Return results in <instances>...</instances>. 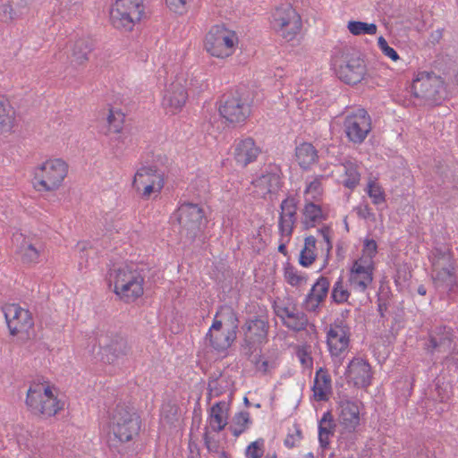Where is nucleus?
Here are the masks:
<instances>
[{
  "mask_svg": "<svg viewBox=\"0 0 458 458\" xmlns=\"http://www.w3.org/2000/svg\"><path fill=\"white\" fill-rule=\"evenodd\" d=\"M123 113L118 110L110 109L107 116L108 129L106 133H119L123 129Z\"/></svg>",
  "mask_w": 458,
  "mask_h": 458,
  "instance_id": "43",
  "label": "nucleus"
},
{
  "mask_svg": "<svg viewBox=\"0 0 458 458\" xmlns=\"http://www.w3.org/2000/svg\"><path fill=\"white\" fill-rule=\"evenodd\" d=\"M218 110L220 115L230 123H244L250 114L249 98L241 89L227 92L222 96Z\"/></svg>",
  "mask_w": 458,
  "mask_h": 458,
  "instance_id": "5",
  "label": "nucleus"
},
{
  "mask_svg": "<svg viewBox=\"0 0 458 458\" xmlns=\"http://www.w3.org/2000/svg\"><path fill=\"white\" fill-rule=\"evenodd\" d=\"M451 394V386L449 383L441 382L440 378H436L435 388L431 391L432 399L444 403L449 399Z\"/></svg>",
  "mask_w": 458,
  "mask_h": 458,
  "instance_id": "41",
  "label": "nucleus"
},
{
  "mask_svg": "<svg viewBox=\"0 0 458 458\" xmlns=\"http://www.w3.org/2000/svg\"><path fill=\"white\" fill-rule=\"evenodd\" d=\"M26 404L33 414L46 418L55 415L62 409L60 401L54 395L51 388L42 384L29 388Z\"/></svg>",
  "mask_w": 458,
  "mask_h": 458,
  "instance_id": "8",
  "label": "nucleus"
},
{
  "mask_svg": "<svg viewBox=\"0 0 458 458\" xmlns=\"http://www.w3.org/2000/svg\"><path fill=\"white\" fill-rule=\"evenodd\" d=\"M368 195L375 205H379L386 201L385 192L382 190V187L376 182L370 181L369 182Z\"/></svg>",
  "mask_w": 458,
  "mask_h": 458,
  "instance_id": "49",
  "label": "nucleus"
},
{
  "mask_svg": "<svg viewBox=\"0 0 458 458\" xmlns=\"http://www.w3.org/2000/svg\"><path fill=\"white\" fill-rule=\"evenodd\" d=\"M344 178L342 182L348 189H354L360 182V174L355 163L347 161L342 165Z\"/></svg>",
  "mask_w": 458,
  "mask_h": 458,
  "instance_id": "38",
  "label": "nucleus"
},
{
  "mask_svg": "<svg viewBox=\"0 0 458 458\" xmlns=\"http://www.w3.org/2000/svg\"><path fill=\"white\" fill-rule=\"evenodd\" d=\"M155 177L163 176L155 166H143L135 174L132 186L140 191L141 185L151 183Z\"/></svg>",
  "mask_w": 458,
  "mask_h": 458,
  "instance_id": "36",
  "label": "nucleus"
},
{
  "mask_svg": "<svg viewBox=\"0 0 458 458\" xmlns=\"http://www.w3.org/2000/svg\"><path fill=\"white\" fill-rule=\"evenodd\" d=\"M247 458H261L264 454V439L259 438L250 443L245 452Z\"/></svg>",
  "mask_w": 458,
  "mask_h": 458,
  "instance_id": "50",
  "label": "nucleus"
},
{
  "mask_svg": "<svg viewBox=\"0 0 458 458\" xmlns=\"http://www.w3.org/2000/svg\"><path fill=\"white\" fill-rule=\"evenodd\" d=\"M238 44L235 31L228 30L225 25L212 26L205 38V48L213 56L228 57L234 52Z\"/></svg>",
  "mask_w": 458,
  "mask_h": 458,
  "instance_id": "11",
  "label": "nucleus"
},
{
  "mask_svg": "<svg viewBox=\"0 0 458 458\" xmlns=\"http://www.w3.org/2000/svg\"><path fill=\"white\" fill-rule=\"evenodd\" d=\"M168 7L174 13L182 14L187 10V0H165Z\"/></svg>",
  "mask_w": 458,
  "mask_h": 458,
  "instance_id": "55",
  "label": "nucleus"
},
{
  "mask_svg": "<svg viewBox=\"0 0 458 458\" xmlns=\"http://www.w3.org/2000/svg\"><path fill=\"white\" fill-rule=\"evenodd\" d=\"M318 232L321 233L324 241L327 242V251H329L332 249V243L330 242V229H329V227L324 226L321 229H319Z\"/></svg>",
  "mask_w": 458,
  "mask_h": 458,
  "instance_id": "58",
  "label": "nucleus"
},
{
  "mask_svg": "<svg viewBox=\"0 0 458 458\" xmlns=\"http://www.w3.org/2000/svg\"><path fill=\"white\" fill-rule=\"evenodd\" d=\"M322 192L321 182L319 179H315L309 183L306 188L305 193L311 195V198L318 199Z\"/></svg>",
  "mask_w": 458,
  "mask_h": 458,
  "instance_id": "54",
  "label": "nucleus"
},
{
  "mask_svg": "<svg viewBox=\"0 0 458 458\" xmlns=\"http://www.w3.org/2000/svg\"><path fill=\"white\" fill-rule=\"evenodd\" d=\"M294 220L279 216L278 228L282 236L290 237L295 225Z\"/></svg>",
  "mask_w": 458,
  "mask_h": 458,
  "instance_id": "52",
  "label": "nucleus"
},
{
  "mask_svg": "<svg viewBox=\"0 0 458 458\" xmlns=\"http://www.w3.org/2000/svg\"><path fill=\"white\" fill-rule=\"evenodd\" d=\"M260 153V149L256 146L251 138H245L235 140L233 157L238 165L242 167L255 161Z\"/></svg>",
  "mask_w": 458,
  "mask_h": 458,
  "instance_id": "23",
  "label": "nucleus"
},
{
  "mask_svg": "<svg viewBox=\"0 0 458 458\" xmlns=\"http://www.w3.org/2000/svg\"><path fill=\"white\" fill-rule=\"evenodd\" d=\"M374 265L355 260L351 267L349 282L352 289L364 293L373 281Z\"/></svg>",
  "mask_w": 458,
  "mask_h": 458,
  "instance_id": "17",
  "label": "nucleus"
},
{
  "mask_svg": "<svg viewBox=\"0 0 458 458\" xmlns=\"http://www.w3.org/2000/svg\"><path fill=\"white\" fill-rule=\"evenodd\" d=\"M259 345V344H249V343H244L242 344V348L244 351V354L250 360L254 355V352L256 351V346Z\"/></svg>",
  "mask_w": 458,
  "mask_h": 458,
  "instance_id": "60",
  "label": "nucleus"
},
{
  "mask_svg": "<svg viewBox=\"0 0 458 458\" xmlns=\"http://www.w3.org/2000/svg\"><path fill=\"white\" fill-rule=\"evenodd\" d=\"M212 324L214 325V328L221 327L237 335L239 319L236 312L230 306H221L216 313Z\"/></svg>",
  "mask_w": 458,
  "mask_h": 458,
  "instance_id": "26",
  "label": "nucleus"
},
{
  "mask_svg": "<svg viewBox=\"0 0 458 458\" xmlns=\"http://www.w3.org/2000/svg\"><path fill=\"white\" fill-rule=\"evenodd\" d=\"M68 173V165L61 158L49 159L35 170V184L38 191L57 190Z\"/></svg>",
  "mask_w": 458,
  "mask_h": 458,
  "instance_id": "7",
  "label": "nucleus"
},
{
  "mask_svg": "<svg viewBox=\"0 0 458 458\" xmlns=\"http://www.w3.org/2000/svg\"><path fill=\"white\" fill-rule=\"evenodd\" d=\"M235 339L236 335H233L221 327L214 328L213 324L205 336L206 344H208L209 346L218 352L227 350Z\"/></svg>",
  "mask_w": 458,
  "mask_h": 458,
  "instance_id": "25",
  "label": "nucleus"
},
{
  "mask_svg": "<svg viewBox=\"0 0 458 458\" xmlns=\"http://www.w3.org/2000/svg\"><path fill=\"white\" fill-rule=\"evenodd\" d=\"M15 121V111L7 99L0 97V134L12 131Z\"/></svg>",
  "mask_w": 458,
  "mask_h": 458,
  "instance_id": "35",
  "label": "nucleus"
},
{
  "mask_svg": "<svg viewBox=\"0 0 458 458\" xmlns=\"http://www.w3.org/2000/svg\"><path fill=\"white\" fill-rule=\"evenodd\" d=\"M174 216L181 226V234L193 242L198 238L206 225L205 212L202 208L193 203H183Z\"/></svg>",
  "mask_w": 458,
  "mask_h": 458,
  "instance_id": "12",
  "label": "nucleus"
},
{
  "mask_svg": "<svg viewBox=\"0 0 458 458\" xmlns=\"http://www.w3.org/2000/svg\"><path fill=\"white\" fill-rule=\"evenodd\" d=\"M377 245L376 241L372 239H366L364 241L362 256L358 260H362L363 262L373 265V258L377 254Z\"/></svg>",
  "mask_w": 458,
  "mask_h": 458,
  "instance_id": "48",
  "label": "nucleus"
},
{
  "mask_svg": "<svg viewBox=\"0 0 458 458\" xmlns=\"http://www.w3.org/2000/svg\"><path fill=\"white\" fill-rule=\"evenodd\" d=\"M331 377L326 369L320 368L314 379V386L312 387L314 397L318 401L327 400V395L331 392Z\"/></svg>",
  "mask_w": 458,
  "mask_h": 458,
  "instance_id": "32",
  "label": "nucleus"
},
{
  "mask_svg": "<svg viewBox=\"0 0 458 458\" xmlns=\"http://www.w3.org/2000/svg\"><path fill=\"white\" fill-rule=\"evenodd\" d=\"M295 157L299 165L303 169L310 168L318 159L317 149L308 142H303L296 147Z\"/></svg>",
  "mask_w": 458,
  "mask_h": 458,
  "instance_id": "34",
  "label": "nucleus"
},
{
  "mask_svg": "<svg viewBox=\"0 0 458 458\" xmlns=\"http://www.w3.org/2000/svg\"><path fill=\"white\" fill-rule=\"evenodd\" d=\"M250 360L255 366V368L257 369H258V365H260V363L262 362L261 356L259 354L254 355Z\"/></svg>",
  "mask_w": 458,
  "mask_h": 458,
  "instance_id": "63",
  "label": "nucleus"
},
{
  "mask_svg": "<svg viewBox=\"0 0 458 458\" xmlns=\"http://www.w3.org/2000/svg\"><path fill=\"white\" fill-rule=\"evenodd\" d=\"M276 314L282 319L284 326L293 331L305 330L309 323L307 315L295 307L277 306Z\"/></svg>",
  "mask_w": 458,
  "mask_h": 458,
  "instance_id": "21",
  "label": "nucleus"
},
{
  "mask_svg": "<svg viewBox=\"0 0 458 458\" xmlns=\"http://www.w3.org/2000/svg\"><path fill=\"white\" fill-rule=\"evenodd\" d=\"M336 424L334 421L330 411L323 414L318 424V440L322 448H327L330 444V437L334 436Z\"/></svg>",
  "mask_w": 458,
  "mask_h": 458,
  "instance_id": "33",
  "label": "nucleus"
},
{
  "mask_svg": "<svg viewBox=\"0 0 458 458\" xmlns=\"http://www.w3.org/2000/svg\"><path fill=\"white\" fill-rule=\"evenodd\" d=\"M250 423V413L248 411H241L233 418V426L230 427L233 435L238 437L242 434Z\"/></svg>",
  "mask_w": 458,
  "mask_h": 458,
  "instance_id": "42",
  "label": "nucleus"
},
{
  "mask_svg": "<svg viewBox=\"0 0 458 458\" xmlns=\"http://www.w3.org/2000/svg\"><path fill=\"white\" fill-rule=\"evenodd\" d=\"M358 215L359 216L365 218V219H374L375 215L372 213L371 208L365 205L364 207H360L358 208Z\"/></svg>",
  "mask_w": 458,
  "mask_h": 458,
  "instance_id": "57",
  "label": "nucleus"
},
{
  "mask_svg": "<svg viewBox=\"0 0 458 458\" xmlns=\"http://www.w3.org/2000/svg\"><path fill=\"white\" fill-rule=\"evenodd\" d=\"M344 126L349 140L360 144L371 131V119L365 109H358L346 115Z\"/></svg>",
  "mask_w": 458,
  "mask_h": 458,
  "instance_id": "15",
  "label": "nucleus"
},
{
  "mask_svg": "<svg viewBox=\"0 0 458 458\" xmlns=\"http://www.w3.org/2000/svg\"><path fill=\"white\" fill-rule=\"evenodd\" d=\"M43 250L44 248L40 242L36 241L33 242L27 238H23L18 247V253L20 254L22 262L26 264L38 263Z\"/></svg>",
  "mask_w": 458,
  "mask_h": 458,
  "instance_id": "28",
  "label": "nucleus"
},
{
  "mask_svg": "<svg viewBox=\"0 0 458 458\" xmlns=\"http://www.w3.org/2000/svg\"><path fill=\"white\" fill-rule=\"evenodd\" d=\"M185 80L178 77L167 88L163 99L165 107L171 108V112L175 113L184 106L188 98V93L185 89Z\"/></svg>",
  "mask_w": 458,
  "mask_h": 458,
  "instance_id": "20",
  "label": "nucleus"
},
{
  "mask_svg": "<svg viewBox=\"0 0 458 458\" xmlns=\"http://www.w3.org/2000/svg\"><path fill=\"white\" fill-rule=\"evenodd\" d=\"M4 13L9 14L11 20L16 19L23 14L22 11H16L13 5H5L4 7Z\"/></svg>",
  "mask_w": 458,
  "mask_h": 458,
  "instance_id": "59",
  "label": "nucleus"
},
{
  "mask_svg": "<svg viewBox=\"0 0 458 458\" xmlns=\"http://www.w3.org/2000/svg\"><path fill=\"white\" fill-rule=\"evenodd\" d=\"M274 367H275L274 363H270L267 360H262L260 365H258V369L257 370L262 371L263 373H267Z\"/></svg>",
  "mask_w": 458,
  "mask_h": 458,
  "instance_id": "61",
  "label": "nucleus"
},
{
  "mask_svg": "<svg viewBox=\"0 0 458 458\" xmlns=\"http://www.w3.org/2000/svg\"><path fill=\"white\" fill-rule=\"evenodd\" d=\"M104 351L106 361L112 364L128 355L131 352V347L125 337L121 335H114Z\"/></svg>",
  "mask_w": 458,
  "mask_h": 458,
  "instance_id": "27",
  "label": "nucleus"
},
{
  "mask_svg": "<svg viewBox=\"0 0 458 458\" xmlns=\"http://www.w3.org/2000/svg\"><path fill=\"white\" fill-rule=\"evenodd\" d=\"M327 343L334 363L340 366L344 357L342 354L348 349L350 343V328L343 320L332 324L327 333Z\"/></svg>",
  "mask_w": 458,
  "mask_h": 458,
  "instance_id": "14",
  "label": "nucleus"
},
{
  "mask_svg": "<svg viewBox=\"0 0 458 458\" xmlns=\"http://www.w3.org/2000/svg\"><path fill=\"white\" fill-rule=\"evenodd\" d=\"M140 430V419L132 407L118 403L110 421L107 444L114 456L135 454L134 439Z\"/></svg>",
  "mask_w": 458,
  "mask_h": 458,
  "instance_id": "1",
  "label": "nucleus"
},
{
  "mask_svg": "<svg viewBox=\"0 0 458 458\" xmlns=\"http://www.w3.org/2000/svg\"><path fill=\"white\" fill-rule=\"evenodd\" d=\"M3 312L12 335H20L19 338L22 341L33 336L34 320L29 310L16 303H8L3 307Z\"/></svg>",
  "mask_w": 458,
  "mask_h": 458,
  "instance_id": "13",
  "label": "nucleus"
},
{
  "mask_svg": "<svg viewBox=\"0 0 458 458\" xmlns=\"http://www.w3.org/2000/svg\"><path fill=\"white\" fill-rule=\"evenodd\" d=\"M303 216V223L306 228L314 227L317 223H319L324 218L320 206L313 202H309L305 205Z\"/></svg>",
  "mask_w": 458,
  "mask_h": 458,
  "instance_id": "40",
  "label": "nucleus"
},
{
  "mask_svg": "<svg viewBox=\"0 0 458 458\" xmlns=\"http://www.w3.org/2000/svg\"><path fill=\"white\" fill-rule=\"evenodd\" d=\"M329 288V279L326 276H319L304 300V309L308 311H317L319 305L326 300Z\"/></svg>",
  "mask_w": 458,
  "mask_h": 458,
  "instance_id": "22",
  "label": "nucleus"
},
{
  "mask_svg": "<svg viewBox=\"0 0 458 458\" xmlns=\"http://www.w3.org/2000/svg\"><path fill=\"white\" fill-rule=\"evenodd\" d=\"M284 278L293 286H298L307 282V276L299 274L297 269L290 264H287L284 268Z\"/></svg>",
  "mask_w": 458,
  "mask_h": 458,
  "instance_id": "46",
  "label": "nucleus"
},
{
  "mask_svg": "<svg viewBox=\"0 0 458 458\" xmlns=\"http://www.w3.org/2000/svg\"><path fill=\"white\" fill-rule=\"evenodd\" d=\"M114 4L118 10H123L132 17L141 20L144 14L143 0H116Z\"/></svg>",
  "mask_w": 458,
  "mask_h": 458,
  "instance_id": "39",
  "label": "nucleus"
},
{
  "mask_svg": "<svg viewBox=\"0 0 458 458\" xmlns=\"http://www.w3.org/2000/svg\"><path fill=\"white\" fill-rule=\"evenodd\" d=\"M386 309H387L386 304L385 302H381L380 299H378V309L377 310L382 317L384 316V311H386Z\"/></svg>",
  "mask_w": 458,
  "mask_h": 458,
  "instance_id": "64",
  "label": "nucleus"
},
{
  "mask_svg": "<svg viewBox=\"0 0 458 458\" xmlns=\"http://www.w3.org/2000/svg\"><path fill=\"white\" fill-rule=\"evenodd\" d=\"M203 440L206 447L209 452L217 453L219 449V443L213 437H210L208 432L206 431L203 436Z\"/></svg>",
  "mask_w": 458,
  "mask_h": 458,
  "instance_id": "56",
  "label": "nucleus"
},
{
  "mask_svg": "<svg viewBox=\"0 0 458 458\" xmlns=\"http://www.w3.org/2000/svg\"><path fill=\"white\" fill-rule=\"evenodd\" d=\"M296 441H298L294 435H288L286 438L284 439V445L288 448H293L296 445Z\"/></svg>",
  "mask_w": 458,
  "mask_h": 458,
  "instance_id": "62",
  "label": "nucleus"
},
{
  "mask_svg": "<svg viewBox=\"0 0 458 458\" xmlns=\"http://www.w3.org/2000/svg\"><path fill=\"white\" fill-rule=\"evenodd\" d=\"M151 183L143 184L142 197L148 198L153 192H159L164 186L163 177H155Z\"/></svg>",
  "mask_w": 458,
  "mask_h": 458,
  "instance_id": "51",
  "label": "nucleus"
},
{
  "mask_svg": "<svg viewBox=\"0 0 458 458\" xmlns=\"http://www.w3.org/2000/svg\"><path fill=\"white\" fill-rule=\"evenodd\" d=\"M345 376L355 386L365 388L371 383V367L363 359L353 358L347 366Z\"/></svg>",
  "mask_w": 458,
  "mask_h": 458,
  "instance_id": "18",
  "label": "nucleus"
},
{
  "mask_svg": "<svg viewBox=\"0 0 458 458\" xmlns=\"http://www.w3.org/2000/svg\"><path fill=\"white\" fill-rule=\"evenodd\" d=\"M432 266V280L440 298L455 293L457 288L454 264L450 249L436 247L429 256Z\"/></svg>",
  "mask_w": 458,
  "mask_h": 458,
  "instance_id": "2",
  "label": "nucleus"
},
{
  "mask_svg": "<svg viewBox=\"0 0 458 458\" xmlns=\"http://www.w3.org/2000/svg\"><path fill=\"white\" fill-rule=\"evenodd\" d=\"M110 21L114 28L126 31H131L135 24L140 21V19L132 17L123 10H118V6L114 4L110 10Z\"/></svg>",
  "mask_w": 458,
  "mask_h": 458,
  "instance_id": "31",
  "label": "nucleus"
},
{
  "mask_svg": "<svg viewBox=\"0 0 458 458\" xmlns=\"http://www.w3.org/2000/svg\"><path fill=\"white\" fill-rule=\"evenodd\" d=\"M377 44L382 53L391 60L397 61L399 59L397 52L393 47L388 46V43L382 36L378 38Z\"/></svg>",
  "mask_w": 458,
  "mask_h": 458,
  "instance_id": "53",
  "label": "nucleus"
},
{
  "mask_svg": "<svg viewBox=\"0 0 458 458\" xmlns=\"http://www.w3.org/2000/svg\"><path fill=\"white\" fill-rule=\"evenodd\" d=\"M271 26L280 37L289 42L300 33L301 18L291 4H283L273 12Z\"/></svg>",
  "mask_w": 458,
  "mask_h": 458,
  "instance_id": "10",
  "label": "nucleus"
},
{
  "mask_svg": "<svg viewBox=\"0 0 458 458\" xmlns=\"http://www.w3.org/2000/svg\"><path fill=\"white\" fill-rule=\"evenodd\" d=\"M336 76L346 84L355 85L367 74L364 61L349 47L337 50L332 57Z\"/></svg>",
  "mask_w": 458,
  "mask_h": 458,
  "instance_id": "3",
  "label": "nucleus"
},
{
  "mask_svg": "<svg viewBox=\"0 0 458 458\" xmlns=\"http://www.w3.org/2000/svg\"><path fill=\"white\" fill-rule=\"evenodd\" d=\"M317 240L314 236L310 235L305 238L304 247L301 250L299 263L304 267H310L316 259L315 248Z\"/></svg>",
  "mask_w": 458,
  "mask_h": 458,
  "instance_id": "37",
  "label": "nucleus"
},
{
  "mask_svg": "<svg viewBox=\"0 0 458 458\" xmlns=\"http://www.w3.org/2000/svg\"><path fill=\"white\" fill-rule=\"evenodd\" d=\"M348 30L353 35H374L377 29L374 23L352 21H349Z\"/></svg>",
  "mask_w": 458,
  "mask_h": 458,
  "instance_id": "44",
  "label": "nucleus"
},
{
  "mask_svg": "<svg viewBox=\"0 0 458 458\" xmlns=\"http://www.w3.org/2000/svg\"><path fill=\"white\" fill-rule=\"evenodd\" d=\"M426 348L431 353L449 352L445 358V362L454 365L458 369V339L454 336L451 327L446 326H437L429 333L428 343Z\"/></svg>",
  "mask_w": 458,
  "mask_h": 458,
  "instance_id": "6",
  "label": "nucleus"
},
{
  "mask_svg": "<svg viewBox=\"0 0 458 458\" xmlns=\"http://www.w3.org/2000/svg\"><path fill=\"white\" fill-rule=\"evenodd\" d=\"M229 404L225 401L215 403L209 413L210 427L216 432H220L227 425Z\"/></svg>",
  "mask_w": 458,
  "mask_h": 458,
  "instance_id": "29",
  "label": "nucleus"
},
{
  "mask_svg": "<svg viewBox=\"0 0 458 458\" xmlns=\"http://www.w3.org/2000/svg\"><path fill=\"white\" fill-rule=\"evenodd\" d=\"M93 47V41L89 38L77 39L72 48L71 63L75 65L84 64L89 60Z\"/></svg>",
  "mask_w": 458,
  "mask_h": 458,
  "instance_id": "30",
  "label": "nucleus"
},
{
  "mask_svg": "<svg viewBox=\"0 0 458 458\" xmlns=\"http://www.w3.org/2000/svg\"><path fill=\"white\" fill-rule=\"evenodd\" d=\"M110 285L114 292L125 302H131L143 294L144 279L140 273L129 266L113 269L109 273Z\"/></svg>",
  "mask_w": 458,
  "mask_h": 458,
  "instance_id": "4",
  "label": "nucleus"
},
{
  "mask_svg": "<svg viewBox=\"0 0 458 458\" xmlns=\"http://www.w3.org/2000/svg\"><path fill=\"white\" fill-rule=\"evenodd\" d=\"M268 328L269 324L265 318L254 317L248 319L242 327L244 343H249V344L267 343Z\"/></svg>",
  "mask_w": 458,
  "mask_h": 458,
  "instance_id": "19",
  "label": "nucleus"
},
{
  "mask_svg": "<svg viewBox=\"0 0 458 458\" xmlns=\"http://www.w3.org/2000/svg\"><path fill=\"white\" fill-rule=\"evenodd\" d=\"M339 422L348 432L355 431L360 424V408L356 402L342 400L339 403Z\"/></svg>",
  "mask_w": 458,
  "mask_h": 458,
  "instance_id": "24",
  "label": "nucleus"
},
{
  "mask_svg": "<svg viewBox=\"0 0 458 458\" xmlns=\"http://www.w3.org/2000/svg\"><path fill=\"white\" fill-rule=\"evenodd\" d=\"M280 216L296 221L297 202L293 197H288L284 199L280 205Z\"/></svg>",
  "mask_w": 458,
  "mask_h": 458,
  "instance_id": "45",
  "label": "nucleus"
},
{
  "mask_svg": "<svg viewBox=\"0 0 458 458\" xmlns=\"http://www.w3.org/2000/svg\"><path fill=\"white\" fill-rule=\"evenodd\" d=\"M279 172V167L275 165H270L262 171L261 174L252 182L258 195L265 198L267 194L278 191L281 185Z\"/></svg>",
  "mask_w": 458,
  "mask_h": 458,
  "instance_id": "16",
  "label": "nucleus"
},
{
  "mask_svg": "<svg viewBox=\"0 0 458 458\" xmlns=\"http://www.w3.org/2000/svg\"><path fill=\"white\" fill-rule=\"evenodd\" d=\"M350 293L344 286L343 278L340 277L333 286L331 297L336 303H344L347 301Z\"/></svg>",
  "mask_w": 458,
  "mask_h": 458,
  "instance_id": "47",
  "label": "nucleus"
},
{
  "mask_svg": "<svg viewBox=\"0 0 458 458\" xmlns=\"http://www.w3.org/2000/svg\"><path fill=\"white\" fill-rule=\"evenodd\" d=\"M411 91L414 98L424 104L436 105L444 98L445 87L442 79L433 72H419L413 80Z\"/></svg>",
  "mask_w": 458,
  "mask_h": 458,
  "instance_id": "9",
  "label": "nucleus"
}]
</instances>
